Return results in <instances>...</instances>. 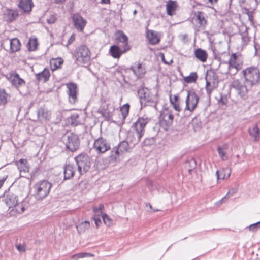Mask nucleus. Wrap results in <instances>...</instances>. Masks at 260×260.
I'll return each instance as SVG.
<instances>
[{
    "mask_svg": "<svg viewBox=\"0 0 260 260\" xmlns=\"http://www.w3.org/2000/svg\"><path fill=\"white\" fill-rule=\"evenodd\" d=\"M228 198H229L227 195H225V196H224L221 199H220V200L217 201L215 203V205L216 206H219L220 205H221L223 202H224V200L227 199Z\"/></svg>",
    "mask_w": 260,
    "mask_h": 260,
    "instance_id": "obj_58",
    "label": "nucleus"
},
{
    "mask_svg": "<svg viewBox=\"0 0 260 260\" xmlns=\"http://www.w3.org/2000/svg\"><path fill=\"white\" fill-rule=\"evenodd\" d=\"M73 23L75 28L82 32L87 24V21L79 13L74 14L72 16Z\"/></svg>",
    "mask_w": 260,
    "mask_h": 260,
    "instance_id": "obj_15",
    "label": "nucleus"
},
{
    "mask_svg": "<svg viewBox=\"0 0 260 260\" xmlns=\"http://www.w3.org/2000/svg\"><path fill=\"white\" fill-rule=\"evenodd\" d=\"M177 4L175 1L169 0L166 5V11L168 15L172 16L175 11Z\"/></svg>",
    "mask_w": 260,
    "mask_h": 260,
    "instance_id": "obj_33",
    "label": "nucleus"
},
{
    "mask_svg": "<svg viewBox=\"0 0 260 260\" xmlns=\"http://www.w3.org/2000/svg\"><path fill=\"white\" fill-rule=\"evenodd\" d=\"M10 50L11 53L18 51L20 49L21 43L20 41L16 38L10 40Z\"/></svg>",
    "mask_w": 260,
    "mask_h": 260,
    "instance_id": "obj_30",
    "label": "nucleus"
},
{
    "mask_svg": "<svg viewBox=\"0 0 260 260\" xmlns=\"http://www.w3.org/2000/svg\"><path fill=\"white\" fill-rule=\"evenodd\" d=\"M237 191L236 188H232L229 190L228 193L226 194L228 197L233 196Z\"/></svg>",
    "mask_w": 260,
    "mask_h": 260,
    "instance_id": "obj_57",
    "label": "nucleus"
},
{
    "mask_svg": "<svg viewBox=\"0 0 260 260\" xmlns=\"http://www.w3.org/2000/svg\"><path fill=\"white\" fill-rule=\"evenodd\" d=\"M130 105L128 103L124 104L120 108V112L122 114V121H124L126 117L128 116Z\"/></svg>",
    "mask_w": 260,
    "mask_h": 260,
    "instance_id": "obj_39",
    "label": "nucleus"
},
{
    "mask_svg": "<svg viewBox=\"0 0 260 260\" xmlns=\"http://www.w3.org/2000/svg\"><path fill=\"white\" fill-rule=\"evenodd\" d=\"M155 143V139L154 137L146 138L143 142V146H150Z\"/></svg>",
    "mask_w": 260,
    "mask_h": 260,
    "instance_id": "obj_46",
    "label": "nucleus"
},
{
    "mask_svg": "<svg viewBox=\"0 0 260 260\" xmlns=\"http://www.w3.org/2000/svg\"><path fill=\"white\" fill-rule=\"evenodd\" d=\"M89 254L86 252H81L74 254L71 256V258L74 260H78L79 258H84Z\"/></svg>",
    "mask_w": 260,
    "mask_h": 260,
    "instance_id": "obj_49",
    "label": "nucleus"
},
{
    "mask_svg": "<svg viewBox=\"0 0 260 260\" xmlns=\"http://www.w3.org/2000/svg\"><path fill=\"white\" fill-rule=\"evenodd\" d=\"M99 154H103L110 149L111 147H93Z\"/></svg>",
    "mask_w": 260,
    "mask_h": 260,
    "instance_id": "obj_51",
    "label": "nucleus"
},
{
    "mask_svg": "<svg viewBox=\"0 0 260 260\" xmlns=\"http://www.w3.org/2000/svg\"><path fill=\"white\" fill-rule=\"evenodd\" d=\"M24 164H27L26 159L21 158L17 163L18 165H23Z\"/></svg>",
    "mask_w": 260,
    "mask_h": 260,
    "instance_id": "obj_60",
    "label": "nucleus"
},
{
    "mask_svg": "<svg viewBox=\"0 0 260 260\" xmlns=\"http://www.w3.org/2000/svg\"><path fill=\"white\" fill-rule=\"evenodd\" d=\"M225 63L228 64V71L226 73L235 75L242 68L243 58L239 52L233 53Z\"/></svg>",
    "mask_w": 260,
    "mask_h": 260,
    "instance_id": "obj_5",
    "label": "nucleus"
},
{
    "mask_svg": "<svg viewBox=\"0 0 260 260\" xmlns=\"http://www.w3.org/2000/svg\"><path fill=\"white\" fill-rule=\"evenodd\" d=\"M66 86L68 89L67 93L70 103L72 104L76 103L78 102L77 84L73 82H69L66 84Z\"/></svg>",
    "mask_w": 260,
    "mask_h": 260,
    "instance_id": "obj_12",
    "label": "nucleus"
},
{
    "mask_svg": "<svg viewBox=\"0 0 260 260\" xmlns=\"http://www.w3.org/2000/svg\"><path fill=\"white\" fill-rule=\"evenodd\" d=\"M141 108L143 106L149 105L156 107L158 102V93L155 90H150L147 88H141L138 90Z\"/></svg>",
    "mask_w": 260,
    "mask_h": 260,
    "instance_id": "obj_1",
    "label": "nucleus"
},
{
    "mask_svg": "<svg viewBox=\"0 0 260 260\" xmlns=\"http://www.w3.org/2000/svg\"><path fill=\"white\" fill-rule=\"evenodd\" d=\"M34 4L32 0H21L19 4V7L24 11V12H30Z\"/></svg>",
    "mask_w": 260,
    "mask_h": 260,
    "instance_id": "obj_26",
    "label": "nucleus"
},
{
    "mask_svg": "<svg viewBox=\"0 0 260 260\" xmlns=\"http://www.w3.org/2000/svg\"><path fill=\"white\" fill-rule=\"evenodd\" d=\"M18 13L17 10L6 9L3 14L4 19L7 22H12L18 17Z\"/></svg>",
    "mask_w": 260,
    "mask_h": 260,
    "instance_id": "obj_20",
    "label": "nucleus"
},
{
    "mask_svg": "<svg viewBox=\"0 0 260 260\" xmlns=\"http://www.w3.org/2000/svg\"><path fill=\"white\" fill-rule=\"evenodd\" d=\"M249 135L253 141H257L260 139V130L257 126L255 124L250 127L248 129Z\"/></svg>",
    "mask_w": 260,
    "mask_h": 260,
    "instance_id": "obj_24",
    "label": "nucleus"
},
{
    "mask_svg": "<svg viewBox=\"0 0 260 260\" xmlns=\"http://www.w3.org/2000/svg\"><path fill=\"white\" fill-rule=\"evenodd\" d=\"M38 45L37 38L35 37H30L27 44L28 50L30 51H34L37 50Z\"/></svg>",
    "mask_w": 260,
    "mask_h": 260,
    "instance_id": "obj_34",
    "label": "nucleus"
},
{
    "mask_svg": "<svg viewBox=\"0 0 260 260\" xmlns=\"http://www.w3.org/2000/svg\"><path fill=\"white\" fill-rule=\"evenodd\" d=\"M242 41L243 44L246 45L250 41V38L248 36L247 29L241 33Z\"/></svg>",
    "mask_w": 260,
    "mask_h": 260,
    "instance_id": "obj_44",
    "label": "nucleus"
},
{
    "mask_svg": "<svg viewBox=\"0 0 260 260\" xmlns=\"http://www.w3.org/2000/svg\"><path fill=\"white\" fill-rule=\"evenodd\" d=\"M16 247L20 252H24L26 251V246L25 244H17L16 245Z\"/></svg>",
    "mask_w": 260,
    "mask_h": 260,
    "instance_id": "obj_54",
    "label": "nucleus"
},
{
    "mask_svg": "<svg viewBox=\"0 0 260 260\" xmlns=\"http://www.w3.org/2000/svg\"><path fill=\"white\" fill-rule=\"evenodd\" d=\"M77 170L80 175L87 173L91 167V158L86 154L81 153L75 157Z\"/></svg>",
    "mask_w": 260,
    "mask_h": 260,
    "instance_id": "obj_6",
    "label": "nucleus"
},
{
    "mask_svg": "<svg viewBox=\"0 0 260 260\" xmlns=\"http://www.w3.org/2000/svg\"><path fill=\"white\" fill-rule=\"evenodd\" d=\"M128 143L126 141H122L120 143H119L117 146H128Z\"/></svg>",
    "mask_w": 260,
    "mask_h": 260,
    "instance_id": "obj_61",
    "label": "nucleus"
},
{
    "mask_svg": "<svg viewBox=\"0 0 260 260\" xmlns=\"http://www.w3.org/2000/svg\"><path fill=\"white\" fill-rule=\"evenodd\" d=\"M147 38L149 40V43L152 45H156L160 41L157 34L153 30H148Z\"/></svg>",
    "mask_w": 260,
    "mask_h": 260,
    "instance_id": "obj_29",
    "label": "nucleus"
},
{
    "mask_svg": "<svg viewBox=\"0 0 260 260\" xmlns=\"http://www.w3.org/2000/svg\"><path fill=\"white\" fill-rule=\"evenodd\" d=\"M7 176L4 177L0 179V188L2 187L6 179H7Z\"/></svg>",
    "mask_w": 260,
    "mask_h": 260,
    "instance_id": "obj_62",
    "label": "nucleus"
},
{
    "mask_svg": "<svg viewBox=\"0 0 260 260\" xmlns=\"http://www.w3.org/2000/svg\"><path fill=\"white\" fill-rule=\"evenodd\" d=\"M197 162L192 157L188 158L184 163V169L189 174H192L193 172L196 171Z\"/></svg>",
    "mask_w": 260,
    "mask_h": 260,
    "instance_id": "obj_22",
    "label": "nucleus"
},
{
    "mask_svg": "<svg viewBox=\"0 0 260 260\" xmlns=\"http://www.w3.org/2000/svg\"><path fill=\"white\" fill-rule=\"evenodd\" d=\"M50 76V72L49 70L44 69L42 72L36 75V79L39 81H43L46 82L47 81Z\"/></svg>",
    "mask_w": 260,
    "mask_h": 260,
    "instance_id": "obj_28",
    "label": "nucleus"
},
{
    "mask_svg": "<svg viewBox=\"0 0 260 260\" xmlns=\"http://www.w3.org/2000/svg\"><path fill=\"white\" fill-rule=\"evenodd\" d=\"M196 17L200 26H204L206 24V20L202 12L197 11L196 13Z\"/></svg>",
    "mask_w": 260,
    "mask_h": 260,
    "instance_id": "obj_38",
    "label": "nucleus"
},
{
    "mask_svg": "<svg viewBox=\"0 0 260 260\" xmlns=\"http://www.w3.org/2000/svg\"><path fill=\"white\" fill-rule=\"evenodd\" d=\"M102 218L104 224L106 226H110L112 224L113 220L107 214L104 213L102 214Z\"/></svg>",
    "mask_w": 260,
    "mask_h": 260,
    "instance_id": "obj_43",
    "label": "nucleus"
},
{
    "mask_svg": "<svg viewBox=\"0 0 260 260\" xmlns=\"http://www.w3.org/2000/svg\"><path fill=\"white\" fill-rule=\"evenodd\" d=\"M107 141L103 137H99L95 140L93 146H107Z\"/></svg>",
    "mask_w": 260,
    "mask_h": 260,
    "instance_id": "obj_41",
    "label": "nucleus"
},
{
    "mask_svg": "<svg viewBox=\"0 0 260 260\" xmlns=\"http://www.w3.org/2000/svg\"><path fill=\"white\" fill-rule=\"evenodd\" d=\"M198 78L196 72H192L190 75L184 78V81L187 83L194 82Z\"/></svg>",
    "mask_w": 260,
    "mask_h": 260,
    "instance_id": "obj_40",
    "label": "nucleus"
},
{
    "mask_svg": "<svg viewBox=\"0 0 260 260\" xmlns=\"http://www.w3.org/2000/svg\"><path fill=\"white\" fill-rule=\"evenodd\" d=\"M104 209V206L103 204H100L99 207H93V212L94 213V215L99 214V216L102 214V211Z\"/></svg>",
    "mask_w": 260,
    "mask_h": 260,
    "instance_id": "obj_47",
    "label": "nucleus"
},
{
    "mask_svg": "<svg viewBox=\"0 0 260 260\" xmlns=\"http://www.w3.org/2000/svg\"><path fill=\"white\" fill-rule=\"evenodd\" d=\"M147 117H139L133 124V127L136 131V135L139 139L144 135L145 127L149 121Z\"/></svg>",
    "mask_w": 260,
    "mask_h": 260,
    "instance_id": "obj_11",
    "label": "nucleus"
},
{
    "mask_svg": "<svg viewBox=\"0 0 260 260\" xmlns=\"http://www.w3.org/2000/svg\"><path fill=\"white\" fill-rule=\"evenodd\" d=\"M99 214L94 215L92 217V219L94 220L96 228L99 226V224L101 223V220L100 218Z\"/></svg>",
    "mask_w": 260,
    "mask_h": 260,
    "instance_id": "obj_52",
    "label": "nucleus"
},
{
    "mask_svg": "<svg viewBox=\"0 0 260 260\" xmlns=\"http://www.w3.org/2000/svg\"><path fill=\"white\" fill-rule=\"evenodd\" d=\"M63 60L61 58L52 59L50 60V66L52 71L59 68L63 63Z\"/></svg>",
    "mask_w": 260,
    "mask_h": 260,
    "instance_id": "obj_36",
    "label": "nucleus"
},
{
    "mask_svg": "<svg viewBox=\"0 0 260 260\" xmlns=\"http://www.w3.org/2000/svg\"><path fill=\"white\" fill-rule=\"evenodd\" d=\"M205 80L207 94L210 96V94L213 89L217 87L218 83L217 76L215 72L210 71L207 73Z\"/></svg>",
    "mask_w": 260,
    "mask_h": 260,
    "instance_id": "obj_10",
    "label": "nucleus"
},
{
    "mask_svg": "<svg viewBox=\"0 0 260 260\" xmlns=\"http://www.w3.org/2000/svg\"><path fill=\"white\" fill-rule=\"evenodd\" d=\"M232 86L242 98H246L248 91V86L245 82L243 83L238 79L235 80L232 82Z\"/></svg>",
    "mask_w": 260,
    "mask_h": 260,
    "instance_id": "obj_14",
    "label": "nucleus"
},
{
    "mask_svg": "<svg viewBox=\"0 0 260 260\" xmlns=\"http://www.w3.org/2000/svg\"><path fill=\"white\" fill-rule=\"evenodd\" d=\"M63 142L66 146H79L80 144L78 136L73 133L64 135L63 137Z\"/></svg>",
    "mask_w": 260,
    "mask_h": 260,
    "instance_id": "obj_16",
    "label": "nucleus"
},
{
    "mask_svg": "<svg viewBox=\"0 0 260 260\" xmlns=\"http://www.w3.org/2000/svg\"><path fill=\"white\" fill-rule=\"evenodd\" d=\"M248 228L250 231H252V232L257 231L259 229H260V221H258L257 222H255L254 223L250 224L248 226Z\"/></svg>",
    "mask_w": 260,
    "mask_h": 260,
    "instance_id": "obj_50",
    "label": "nucleus"
},
{
    "mask_svg": "<svg viewBox=\"0 0 260 260\" xmlns=\"http://www.w3.org/2000/svg\"><path fill=\"white\" fill-rule=\"evenodd\" d=\"M187 93L185 100L186 106L184 109L185 117H188L191 115L199 101V97L195 92L187 90Z\"/></svg>",
    "mask_w": 260,
    "mask_h": 260,
    "instance_id": "obj_7",
    "label": "nucleus"
},
{
    "mask_svg": "<svg viewBox=\"0 0 260 260\" xmlns=\"http://www.w3.org/2000/svg\"><path fill=\"white\" fill-rule=\"evenodd\" d=\"M75 170L73 164L66 163L63 166V180H69L73 177Z\"/></svg>",
    "mask_w": 260,
    "mask_h": 260,
    "instance_id": "obj_19",
    "label": "nucleus"
},
{
    "mask_svg": "<svg viewBox=\"0 0 260 260\" xmlns=\"http://www.w3.org/2000/svg\"><path fill=\"white\" fill-rule=\"evenodd\" d=\"M129 49L130 47L120 49L118 45H113L110 48L109 53L114 58H119L122 54L126 52Z\"/></svg>",
    "mask_w": 260,
    "mask_h": 260,
    "instance_id": "obj_17",
    "label": "nucleus"
},
{
    "mask_svg": "<svg viewBox=\"0 0 260 260\" xmlns=\"http://www.w3.org/2000/svg\"><path fill=\"white\" fill-rule=\"evenodd\" d=\"M178 98L177 95H174V99L170 98V102L173 105L174 109L177 111H180V105L178 102Z\"/></svg>",
    "mask_w": 260,
    "mask_h": 260,
    "instance_id": "obj_42",
    "label": "nucleus"
},
{
    "mask_svg": "<svg viewBox=\"0 0 260 260\" xmlns=\"http://www.w3.org/2000/svg\"><path fill=\"white\" fill-rule=\"evenodd\" d=\"M129 69L133 71L138 79L143 78L146 73L145 63L140 61L135 62L131 66Z\"/></svg>",
    "mask_w": 260,
    "mask_h": 260,
    "instance_id": "obj_13",
    "label": "nucleus"
},
{
    "mask_svg": "<svg viewBox=\"0 0 260 260\" xmlns=\"http://www.w3.org/2000/svg\"><path fill=\"white\" fill-rule=\"evenodd\" d=\"M195 57L202 62L206 61L208 54L206 51L201 48L196 49L194 52Z\"/></svg>",
    "mask_w": 260,
    "mask_h": 260,
    "instance_id": "obj_27",
    "label": "nucleus"
},
{
    "mask_svg": "<svg viewBox=\"0 0 260 260\" xmlns=\"http://www.w3.org/2000/svg\"><path fill=\"white\" fill-rule=\"evenodd\" d=\"M51 112L44 107H40L37 111V118L41 122L49 121L51 117Z\"/></svg>",
    "mask_w": 260,
    "mask_h": 260,
    "instance_id": "obj_18",
    "label": "nucleus"
},
{
    "mask_svg": "<svg viewBox=\"0 0 260 260\" xmlns=\"http://www.w3.org/2000/svg\"><path fill=\"white\" fill-rule=\"evenodd\" d=\"M110 0H101V3L102 4H110Z\"/></svg>",
    "mask_w": 260,
    "mask_h": 260,
    "instance_id": "obj_63",
    "label": "nucleus"
},
{
    "mask_svg": "<svg viewBox=\"0 0 260 260\" xmlns=\"http://www.w3.org/2000/svg\"><path fill=\"white\" fill-rule=\"evenodd\" d=\"M68 123L72 126H76L81 124V122L79 119V115L77 113H73L68 118Z\"/></svg>",
    "mask_w": 260,
    "mask_h": 260,
    "instance_id": "obj_31",
    "label": "nucleus"
},
{
    "mask_svg": "<svg viewBox=\"0 0 260 260\" xmlns=\"http://www.w3.org/2000/svg\"><path fill=\"white\" fill-rule=\"evenodd\" d=\"M217 151L218 154L223 160H225L228 159V157L226 155V151H225V148L226 147H217Z\"/></svg>",
    "mask_w": 260,
    "mask_h": 260,
    "instance_id": "obj_45",
    "label": "nucleus"
},
{
    "mask_svg": "<svg viewBox=\"0 0 260 260\" xmlns=\"http://www.w3.org/2000/svg\"><path fill=\"white\" fill-rule=\"evenodd\" d=\"M120 147H114V150L111 151V155L109 157V161L110 162H115L119 161L122 158V153L119 151Z\"/></svg>",
    "mask_w": 260,
    "mask_h": 260,
    "instance_id": "obj_25",
    "label": "nucleus"
},
{
    "mask_svg": "<svg viewBox=\"0 0 260 260\" xmlns=\"http://www.w3.org/2000/svg\"><path fill=\"white\" fill-rule=\"evenodd\" d=\"M115 38L117 43H121L122 48L129 47L128 45V37L121 30H118L115 33Z\"/></svg>",
    "mask_w": 260,
    "mask_h": 260,
    "instance_id": "obj_21",
    "label": "nucleus"
},
{
    "mask_svg": "<svg viewBox=\"0 0 260 260\" xmlns=\"http://www.w3.org/2000/svg\"><path fill=\"white\" fill-rule=\"evenodd\" d=\"M104 168V167H102V165L99 160H95L90 169L91 175L95 176L99 173L100 170H103Z\"/></svg>",
    "mask_w": 260,
    "mask_h": 260,
    "instance_id": "obj_32",
    "label": "nucleus"
},
{
    "mask_svg": "<svg viewBox=\"0 0 260 260\" xmlns=\"http://www.w3.org/2000/svg\"><path fill=\"white\" fill-rule=\"evenodd\" d=\"M9 80L12 85L16 88H19L25 84V81L21 78L17 73L11 75Z\"/></svg>",
    "mask_w": 260,
    "mask_h": 260,
    "instance_id": "obj_23",
    "label": "nucleus"
},
{
    "mask_svg": "<svg viewBox=\"0 0 260 260\" xmlns=\"http://www.w3.org/2000/svg\"><path fill=\"white\" fill-rule=\"evenodd\" d=\"M216 175L217 180H219V179L223 180L225 178H228L230 177V173H229L227 176H226L225 174L223 173V171H219L218 170H217L216 171Z\"/></svg>",
    "mask_w": 260,
    "mask_h": 260,
    "instance_id": "obj_48",
    "label": "nucleus"
},
{
    "mask_svg": "<svg viewBox=\"0 0 260 260\" xmlns=\"http://www.w3.org/2000/svg\"><path fill=\"white\" fill-rule=\"evenodd\" d=\"M247 86L253 87L259 84L260 82V70L257 66H251L243 70L241 72Z\"/></svg>",
    "mask_w": 260,
    "mask_h": 260,
    "instance_id": "obj_2",
    "label": "nucleus"
},
{
    "mask_svg": "<svg viewBox=\"0 0 260 260\" xmlns=\"http://www.w3.org/2000/svg\"><path fill=\"white\" fill-rule=\"evenodd\" d=\"M56 17L53 15H50L49 18L47 19V22L49 24H51L55 23V22L56 21Z\"/></svg>",
    "mask_w": 260,
    "mask_h": 260,
    "instance_id": "obj_56",
    "label": "nucleus"
},
{
    "mask_svg": "<svg viewBox=\"0 0 260 260\" xmlns=\"http://www.w3.org/2000/svg\"><path fill=\"white\" fill-rule=\"evenodd\" d=\"M174 116L172 111L169 108H165L160 113L159 116V123L160 126L165 131H167L172 124Z\"/></svg>",
    "mask_w": 260,
    "mask_h": 260,
    "instance_id": "obj_9",
    "label": "nucleus"
},
{
    "mask_svg": "<svg viewBox=\"0 0 260 260\" xmlns=\"http://www.w3.org/2000/svg\"><path fill=\"white\" fill-rule=\"evenodd\" d=\"M56 4H61L66 2V0H54Z\"/></svg>",
    "mask_w": 260,
    "mask_h": 260,
    "instance_id": "obj_64",
    "label": "nucleus"
},
{
    "mask_svg": "<svg viewBox=\"0 0 260 260\" xmlns=\"http://www.w3.org/2000/svg\"><path fill=\"white\" fill-rule=\"evenodd\" d=\"M228 99L226 96L221 95L218 102L220 105H225L228 103Z\"/></svg>",
    "mask_w": 260,
    "mask_h": 260,
    "instance_id": "obj_55",
    "label": "nucleus"
},
{
    "mask_svg": "<svg viewBox=\"0 0 260 260\" xmlns=\"http://www.w3.org/2000/svg\"><path fill=\"white\" fill-rule=\"evenodd\" d=\"M9 94L4 89L0 88V105H5L8 102Z\"/></svg>",
    "mask_w": 260,
    "mask_h": 260,
    "instance_id": "obj_37",
    "label": "nucleus"
},
{
    "mask_svg": "<svg viewBox=\"0 0 260 260\" xmlns=\"http://www.w3.org/2000/svg\"><path fill=\"white\" fill-rule=\"evenodd\" d=\"M91 53L86 45H81L77 48L74 52V57L78 63L88 64L90 60Z\"/></svg>",
    "mask_w": 260,
    "mask_h": 260,
    "instance_id": "obj_8",
    "label": "nucleus"
},
{
    "mask_svg": "<svg viewBox=\"0 0 260 260\" xmlns=\"http://www.w3.org/2000/svg\"><path fill=\"white\" fill-rule=\"evenodd\" d=\"M75 39V35L73 34L71 37H70L69 39L68 40V43L66 45V46H68L70 44L72 43Z\"/></svg>",
    "mask_w": 260,
    "mask_h": 260,
    "instance_id": "obj_59",
    "label": "nucleus"
},
{
    "mask_svg": "<svg viewBox=\"0 0 260 260\" xmlns=\"http://www.w3.org/2000/svg\"><path fill=\"white\" fill-rule=\"evenodd\" d=\"M89 227L90 222L88 220H85L76 225L77 230L79 234L85 232Z\"/></svg>",
    "mask_w": 260,
    "mask_h": 260,
    "instance_id": "obj_35",
    "label": "nucleus"
},
{
    "mask_svg": "<svg viewBox=\"0 0 260 260\" xmlns=\"http://www.w3.org/2000/svg\"><path fill=\"white\" fill-rule=\"evenodd\" d=\"M18 168L20 170V172H28L29 171V168L27 166V164L23 165H18Z\"/></svg>",
    "mask_w": 260,
    "mask_h": 260,
    "instance_id": "obj_53",
    "label": "nucleus"
},
{
    "mask_svg": "<svg viewBox=\"0 0 260 260\" xmlns=\"http://www.w3.org/2000/svg\"><path fill=\"white\" fill-rule=\"evenodd\" d=\"M3 201L4 202L9 209L12 208L10 211L11 214L14 213H21L25 210V208L22 202L19 203L18 197L11 192H6L3 195Z\"/></svg>",
    "mask_w": 260,
    "mask_h": 260,
    "instance_id": "obj_3",
    "label": "nucleus"
},
{
    "mask_svg": "<svg viewBox=\"0 0 260 260\" xmlns=\"http://www.w3.org/2000/svg\"><path fill=\"white\" fill-rule=\"evenodd\" d=\"M52 184L46 180H42L34 184L33 196L37 201H42L49 194Z\"/></svg>",
    "mask_w": 260,
    "mask_h": 260,
    "instance_id": "obj_4",
    "label": "nucleus"
}]
</instances>
